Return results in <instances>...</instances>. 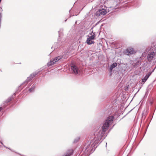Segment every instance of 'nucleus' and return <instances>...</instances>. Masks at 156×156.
<instances>
[{"label":"nucleus","mask_w":156,"mask_h":156,"mask_svg":"<svg viewBox=\"0 0 156 156\" xmlns=\"http://www.w3.org/2000/svg\"><path fill=\"white\" fill-rule=\"evenodd\" d=\"M113 118L112 116L108 117L106 119L105 122L103 124L101 130L98 132H96L94 134L95 138L90 141H88L86 144L83 148L85 149V153L90 152L94 147H96L97 146L95 147V146L99 143L102 139L103 140L105 139V132L108 130L109 126L112 124Z\"/></svg>","instance_id":"nucleus-1"},{"label":"nucleus","mask_w":156,"mask_h":156,"mask_svg":"<svg viewBox=\"0 0 156 156\" xmlns=\"http://www.w3.org/2000/svg\"><path fill=\"white\" fill-rule=\"evenodd\" d=\"M62 58V56L60 55L55 57L54 59H51L50 62L47 64V65L48 66H50L53 65L55 64L57 62L59 61Z\"/></svg>","instance_id":"nucleus-2"},{"label":"nucleus","mask_w":156,"mask_h":156,"mask_svg":"<svg viewBox=\"0 0 156 156\" xmlns=\"http://www.w3.org/2000/svg\"><path fill=\"white\" fill-rule=\"evenodd\" d=\"M155 57V52L154 51L150 52L147 56L148 61L149 62H151L154 60Z\"/></svg>","instance_id":"nucleus-3"},{"label":"nucleus","mask_w":156,"mask_h":156,"mask_svg":"<svg viewBox=\"0 0 156 156\" xmlns=\"http://www.w3.org/2000/svg\"><path fill=\"white\" fill-rule=\"evenodd\" d=\"M94 38V34H89V38H87L86 41V42L88 44H91L94 43V41L92 40H93Z\"/></svg>","instance_id":"nucleus-4"},{"label":"nucleus","mask_w":156,"mask_h":156,"mask_svg":"<svg viewBox=\"0 0 156 156\" xmlns=\"http://www.w3.org/2000/svg\"><path fill=\"white\" fill-rule=\"evenodd\" d=\"M107 13V11L106 9H100L97 11L95 13V15L97 16L98 17L101 15H104Z\"/></svg>","instance_id":"nucleus-5"},{"label":"nucleus","mask_w":156,"mask_h":156,"mask_svg":"<svg viewBox=\"0 0 156 156\" xmlns=\"http://www.w3.org/2000/svg\"><path fill=\"white\" fill-rule=\"evenodd\" d=\"M135 53V51L133 49L131 48H127L125 51V53L128 55H129Z\"/></svg>","instance_id":"nucleus-6"},{"label":"nucleus","mask_w":156,"mask_h":156,"mask_svg":"<svg viewBox=\"0 0 156 156\" xmlns=\"http://www.w3.org/2000/svg\"><path fill=\"white\" fill-rule=\"evenodd\" d=\"M36 75V73H33L30 74V76L29 77H27V79L22 83V84L23 85L25 83H27L31 81Z\"/></svg>","instance_id":"nucleus-7"},{"label":"nucleus","mask_w":156,"mask_h":156,"mask_svg":"<svg viewBox=\"0 0 156 156\" xmlns=\"http://www.w3.org/2000/svg\"><path fill=\"white\" fill-rule=\"evenodd\" d=\"M71 69L73 71L74 74H78L79 72V69L78 67L76 66L75 65H72L71 66Z\"/></svg>","instance_id":"nucleus-8"},{"label":"nucleus","mask_w":156,"mask_h":156,"mask_svg":"<svg viewBox=\"0 0 156 156\" xmlns=\"http://www.w3.org/2000/svg\"><path fill=\"white\" fill-rule=\"evenodd\" d=\"M151 73H149L146 74L144 78L142 79V82L143 83H145L149 77L151 75Z\"/></svg>","instance_id":"nucleus-9"},{"label":"nucleus","mask_w":156,"mask_h":156,"mask_svg":"<svg viewBox=\"0 0 156 156\" xmlns=\"http://www.w3.org/2000/svg\"><path fill=\"white\" fill-rule=\"evenodd\" d=\"M72 150H69L62 156H70L72 154Z\"/></svg>","instance_id":"nucleus-10"},{"label":"nucleus","mask_w":156,"mask_h":156,"mask_svg":"<svg viewBox=\"0 0 156 156\" xmlns=\"http://www.w3.org/2000/svg\"><path fill=\"white\" fill-rule=\"evenodd\" d=\"M141 64V61H137V62L134 63V64L132 65V68H134L136 67L137 66H140Z\"/></svg>","instance_id":"nucleus-11"},{"label":"nucleus","mask_w":156,"mask_h":156,"mask_svg":"<svg viewBox=\"0 0 156 156\" xmlns=\"http://www.w3.org/2000/svg\"><path fill=\"white\" fill-rule=\"evenodd\" d=\"M117 66V63L116 62H114L110 66L109 68L110 71V72H112V71L113 68L116 67Z\"/></svg>","instance_id":"nucleus-12"},{"label":"nucleus","mask_w":156,"mask_h":156,"mask_svg":"<svg viewBox=\"0 0 156 156\" xmlns=\"http://www.w3.org/2000/svg\"><path fill=\"white\" fill-rule=\"evenodd\" d=\"M36 87V84H34L29 89L28 91L29 92H31L34 91V89Z\"/></svg>","instance_id":"nucleus-13"},{"label":"nucleus","mask_w":156,"mask_h":156,"mask_svg":"<svg viewBox=\"0 0 156 156\" xmlns=\"http://www.w3.org/2000/svg\"><path fill=\"white\" fill-rule=\"evenodd\" d=\"M12 100V98L11 97H9L5 101V103H7L9 102Z\"/></svg>","instance_id":"nucleus-14"},{"label":"nucleus","mask_w":156,"mask_h":156,"mask_svg":"<svg viewBox=\"0 0 156 156\" xmlns=\"http://www.w3.org/2000/svg\"><path fill=\"white\" fill-rule=\"evenodd\" d=\"M79 139H80L79 138H78V139H77V140H76V139L74 141V143L77 142L78 141V140H79Z\"/></svg>","instance_id":"nucleus-15"},{"label":"nucleus","mask_w":156,"mask_h":156,"mask_svg":"<svg viewBox=\"0 0 156 156\" xmlns=\"http://www.w3.org/2000/svg\"><path fill=\"white\" fill-rule=\"evenodd\" d=\"M0 143H1V144H2V145H3V146H4L5 147H6V148H7V147H6L5 146L3 145V143L2 142H1L0 141Z\"/></svg>","instance_id":"nucleus-16"},{"label":"nucleus","mask_w":156,"mask_h":156,"mask_svg":"<svg viewBox=\"0 0 156 156\" xmlns=\"http://www.w3.org/2000/svg\"><path fill=\"white\" fill-rule=\"evenodd\" d=\"M1 110H2V108L0 107V112L1 111Z\"/></svg>","instance_id":"nucleus-17"}]
</instances>
